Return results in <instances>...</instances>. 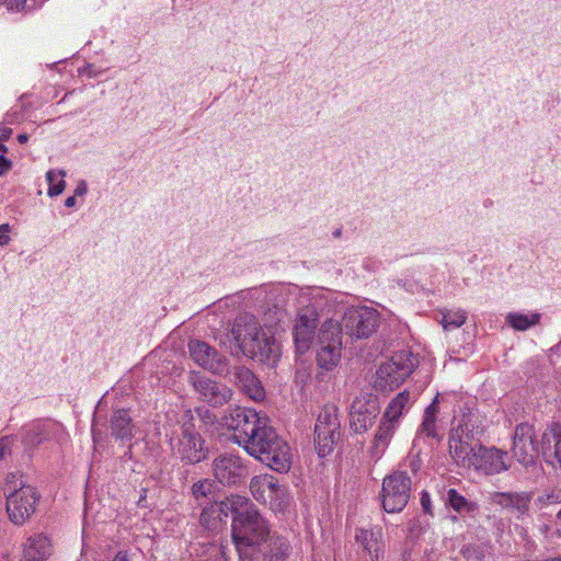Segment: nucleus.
I'll use <instances>...</instances> for the list:
<instances>
[{"instance_id":"14","label":"nucleus","mask_w":561,"mask_h":561,"mask_svg":"<svg viewBox=\"0 0 561 561\" xmlns=\"http://www.w3.org/2000/svg\"><path fill=\"white\" fill-rule=\"evenodd\" d=\"M506 459L507 454L497 448L479 446L463 468L482 471L485 474L500 473L508 468Z\"/></svg>"},{"instance_id":"55","label":"nucleus","mask_w":561,"mask_h":561,"mask_svg":"<svg viewBox=\"0 0 561 561\" xmlns=\"http://www.w3.org/2000/svg\"><path fill=\"white\" fill-rule=\"evenodd\" d=\"M334 237H340L341 236V229H336L334 232H333Z\"/></svg>"},{"instance_id":"40","label":"nucleus","mask_w":561,"mask_h":561,"mask_svg":"<svg viewBox=\"0 0 561 561\" xmlns=\"http://www.w3.org/2000/svg\"><path fill=\"white\" fill-rule=\"evenodd\" d=\"M422 459L420 458L419 454L410 453L408 457L404 459L403 463L401 465V468L410 469V471L415 474L419 472V470L422 467Z\"/></svg>"},{"instance_id":"9","label":"nucleus","mask_w":561,"mask_h":561,"mask_svg":"<svg viewBox=\"0 0 561 561\" xmlns=\"http://www.w3.org/2000/svg\"><path fill=\"white\" fill-rule=\"evenodd\" d=\"M414 360L411 355L399 354L390 362L379 366L375 377V388L387 391L399 387L413 371Z\"/></svg>"},{"instance_id":"27","label":"nucleus","mask_w":561,"mask_h":561,"mask_svg":"<svg viewBox=\"0 0 561 561\" xmlns=\"http://www.w3.org/2000/svg\"><path fill=\"white\" fill-rule=\"evenodd\" d=\"M412 405V398L409 391L398 393L388 404L382 419L397 425L400 416Z\"/></svg>"},{"instance_id":"2","label":"nucleus","mask_w":561,"mask_h":561,"mask_svg":"<svg viewBox=\"0 0 561 561\" xmlns=\"http://www.w3.org/2000/svg\"><path fill=\"white\" fill-rule=\"evenodd\" d=\"M231 528L240 561L253 557L270 534L267 522L256 508H247L245 514L233 517Z\"/></svg>"},{"instance_id":"33","label":"nucleus","mask_w":561,"mask_h":561,"mask_svg":"<svg viewBox=\"0 0 561 561\" xmlns=\"http://www.w3.org/2000/svg\"><path fill=\"white\" fill-rule=\"evenodd\" d=\"M540 316L534 313L530 317L523 313H508L506 321L515 330L525 331L539 322Z\"/></svg>"},{"instance_id":"28","label":"nucleus","mask_w":561,"mask_h":561,"mask_svg":"<svg viewBox=\"0 0 561 561\" xmlns=\"http://www.w3.org/2000/svg\"><path fill=\"white\" fill-rule=\"evenodd\" d=\"M396 424L390 423L386 420H381V423L379 425V428L375 435V438L373 440L371 445V455L375 458H380L383 454L385 449L388 447L391 437L394 433Z\"/></svg>"},{"instance_id":"15","label":"nucleus","mask_w":561,"mask_h":561,"mask_svg":"<svg viewBox=\"0 0 561 561\" xmlns=\"http://www.w3.org/2000/svg\"><path fill=\"white\" fill-rule=\"evenodd\" d=\"M535 436V430L528 423H522L515 428L512 451L517 461L524 466L535 463L538 454Z\"/></svg>"},{"instance_id":"51","label":"nucleus","mask_w":561,"mask_h":561,"mask_svg":"<svg viewBox=\"0 0 561 561\" xmlns=\"http://www.w3.org/2000/svg\"><path fill=\"white\" fill-rule=\"evenodd\" d=\"M11 231V227L9 224H2L0 225V234L8 236V233Z\"/></svg>"},{"instance_id":"8","label":"nucleus","mask_w":561,"mask_h":561,"mask_svg":"<svg viewBox=\"0 0 561 561\" xmlns=\"http://www.w3.org/2000/svg\"><path fill=\"white\" fill-rule=\"evenodd\" d=\"M411 495V478L399 469L385 477L381 489V503L387 513H399L408 504Z\"/></svg>"},{"instance_id":"42","label":"nucleus","mask_w":561,"mask_h":561,"mask_svg":"<svg viewBox=\"0 0 561 561\" xmlns=\"http://www.w3.org/2000/svg\"><path fill=\"white\" fill-rule=\"evenodd\" d=\"M448 502L457 512H460L467 505V500L454 489L448 491Z\"/></svg>"},{"instance_id":"48","label":"nucleus","mask_w":561,"mask_h":561,"mask_svg":"<svg viewBox=\"0 0 561 561\" xmlns=\"http://www.w3.org/2000/svg\"><path fill=\"white\" fill-rule=\"evenodd\" d=\"M11 167V161L8 160L4 156H0V176L8 172Z\"/></svg>"},{"instance_id":"29","label":"nucleus","mask_w":561,"mask_h":561,"mask_svg":"<svg viewBox=\"0 0 561 561\" xmlns=\"http://www.w3.org/2000/svg\"><path fill=\"white\" fill-rule=\"evenodd\" d=\"M341 358V346H318L317 362L318 365L327 370L335 367Z\"/></svg>"},{"instance_id":"7","label":"nucleus","mask_w":561,"mask_h":561,"mask_svg":"<svg viewBox=\"0 0 561 561\" xmlns=\"http://www.w3.org/2000/svg\"><path fill=\"white\" fill-rule=\"evenodd\" d=\"M169 444L172 454L186 463H198L208 454L205 440L195 431L192 423L183 424L179 434H172Z\"/></svg>"},{"instance_id":"52","label":"nucleus","mask_w":561,"mask_h":561,"mask_svg":"<svg viewBox=\"0 0 561 561\" xmlns=\"http://www.w3.org/2000/svg\"><path fill=\"white\" fill-rule=\"evenodd\" d=\"M76 205V196H69L66 201H65V206L66 207H73Z\"/></svg>"},{"instance_id":"39","label":"nucleus","mask_w":561,"mask_h":561,"mask_svg":"<svg viewBox=\"0 0 561 561\" xmlns=\"http://www.w3.org/2000/svg\"><path fill=\"white\" fill-rule=\"evenodd\" d=\"M461 553L467 561H484L485 549L480 545H469L461 549Z\"/></svg>"},{"instance_id":"4","label":"nucleus","mask_w":561,"mask_h":561,"mask_svg":"<svg viewBox=\"0 0 561 561\" xmlns=\"http://www.w3.org/2000/svg\"><path fill=\"white\" fill-rule=\"evenodd\" d=\"M224 425L233 432L234 443L247 451L248 446L261 435V431L270 425L265 416H261L255 410L237 407L229 409L224 416Z\"/></svg>"},{"instance_id":"16","label":"nucleus","mask_w":561,"mask_h":561,"mask_svg":"<svg viewBox=\"0 0 561 561\" xmlns=\"http://www.w3.org/2000/svg\"><path fill=\"white\" fill-rule=\"evenodd\" d=\"M379 407L376 398L357 397L350 411V425L355 433L366 432L374 423L378 415Z\"/></svg>"},{"instance_id":"34","label":"nucleus","mask_w":561,"mask_h":561,"mask_svg":"<svg viewBox=\"0 0 561 561\" xmlns=\"http://www.w3.org/2000/svg\"><path fill=\"white\" fill-rule=\"evenodd\" d=\"M191 490L196 501L209 500L215 493L216 484L210 479H203L193 483Z\"/></svg>"},{"instance_id":"45","label":"nucleus","mask_w":561,"mask_h":561,"mask_svg":"<svg viewBox=\"0 0 561 561\" xmlns=\"http://www.w3.org/2000/svg\"><path fill=\"white\" fill-rule=\"evenodd\" d=\"M11 454V439L9 437L0 438V460Z\"/></svg>"},{"instance_id":"3","label":"nucleus","mask_w":561,"mask_h":561,"mask_svg":"<svg viewBox=\"0 0 561 561\" xmlns=\"http://www.w3.org/2000/svg\"><path fill=\"white\" fill-rule=\"evenodd\" d=\"M247 453L279 473L288 472L291 467L290 447L271 425L261 431L255 442L248 446Z\"/></svg>"},{"instance_id":"1","label":"nucleus","mask_w":561,"mask_h":561,"mask_svg":"<svg viewBox=\"0 0 561 561\" xmlns=\"http://www.w3.org/2000/svg\"><path fill=\"white\" fill-rule=\"evenodd\" d=\"M230 335L240 352L252 359L275 364L280 355L279 344L262 330L252 314L239 316L233 322Z\"/></svg>"},{"instance_id":"25","label":"nucleus","mask_w":561,"mask_h":561,"mask_svg":"<svg viewBox=\"0 0 561 561\" xmlns=\"http://www.w3.org/2000/svg\"><path fill=\"white\" fill-rule=\"evenodd\" d=\"M133 427L131 417L127 410H117L113 413L111 433L116 439H131Z\"/></svg>"},{"instance_id":"10","label":"nucleus","mask_w":561,"mask_h":561,"mask_svg":"<svg viewBox=\"0 0 561 561\" xmlns=\"http://www.w3.org/2000/svg\"><path fill=\"white\" fill-rule=\"evenodd\" d=\"M37 490L28 484H21L19 490H12L7 495V512L15 525H23L36 511L39 501Z\"/></svg>"},{"instance_id":"20","label":"nucleus","mask_w":561,"mask_h":561,"mask_svg":"<svg viewBox=\"0 0 561 561\" xmlns=\"http://www.w3.org/2000/svg\"><path fill=\"white\" fill-rule=\"evenodd\" d=\"M230 381L253 401L265 398V390L254 373L245 366H234L230 371Z\"/></svg>"},{"instance_id":"44","label":"nucleus","mask_w":561,"mask_h":561,"mask_svg":"<svg viewBox=\"0 0 561 561\" xmlns=\"http://www.w3.org/2000/svg\"><path fill=\"white\" fill-rule=\"evenodd\" d=\"M545 502L547 504H558L561 503V489H552L550 492L546 494Z\"/></svg>"},{"instance_id":"30","label":"nucleus","mask_w":561,"mask_h":561,"mask_svg":"<svg viewBox=\"0 0 561 561\" xmlns=\"http://www.w3.org/2000/svg\"><path fill=\"white\" fill-rule=\"evenodd\" d=\"M201 525L210 533H219L226 525L225 519L219 515L218 510L211 505L205 507L201 513Z\"/></svg>"},{"instance_id":"53","label":"nucleus","mask_w":561,"mask_h":561,"mask_svg":"<svg viewBox=\"0 0 561 561\" xmlns=\"http://www.w3.org/2000/svg\"><path fill=\"white\" fill-rule=\"evenodd\" d=\"M9 242H10L9 236L0 234V245L1 247L7 245Z\"/></svg>"},{"instance_id":"54","label":"nucleus","mask_w":561,"mask_h":561,"mask_svg":"<svg viewBox=\"0 0 561 561\" xmlns=\"http://www.w3.org/2000/svg\"><path fill=\"white\" fill-rule=\"evenodd\" d=\"M27 140H28V136H27L26 134H20V135L18 136V141H19L20 144H25Z\"/></svg>"},{"instance_id":"19","label":"nucleus","mask_w":561,"mask_h":561,"mask_svg":"<svg viewBox=\"0 0 561 561\" xmlns=\"http://www.w3.org/2000/svg\"><path fill=\"white\" fill-rule=\"evenodd\" d=\"M192 385L203 400L213 407H221L232 397L231 389L205 376L192 377Z\"/></svg>"},{"instance_id":"23","label":"nucleus","mask_w":561,"mask_h":561,"mask_svg":"<svg viewBox=\"0 0 561 561\" xmlns=\"http://www.w3.org/2000/svg\"><path fill=\"white\" fill-rule=\"evenodd\" d=\"M438 413H439V394L433 399L431 404L426 407L423 413L422 423L417 430V436H426L428 438L440 442L443 434L438 426Z\"/></svg>"},{"instance_id":"37","label":"nucleus","mask_w":561,"mask_h":561,"mask_svg":"<svg viewBox=\"0 0 561 561\" xmlns=\"http://www.w3.org/2000/svg\"><path fill=\"white\" fill-rule=\"evenodd\" d=\"M227 500L230 508H232L233 517L245 514L247 508H255L254 505L250 504V500L243 495L232 494Z\"/></svg>"},{"instance_id":"47","label":"nucleus","mask_w":561,"mask_h":561,"mask_svg":"<svg viewBox=\"0 0 561 561\" xmlns=\"http://www.w3.org/2000/svg\"><path fill=\"white\" fill-rule=\"evenodd\" d=\"M421 504H422L424 512L431 514V497L427 492L422 493Z\"/></svg>"},{"instance_id":"26","label":"nucleus","mask_w":561,"mask_h":561,"mask_svg":"<svg viewBox=\"0 0 561 561\" xmlns=\"http://www.w3.org/2000/svg\"><path fill=\"white\" fill-rule=\"evenodd\" d=\"M318 346H342V327L332 319L325 320L318 333Z\"/></svg>"},{"instance_id":"18","label":"nucleus","mask_w":561,"mask_h":561,"mask_svg":"<svg viewBox=\"0 0 561 561\" xmlns=\"http://www.w3.org/2000/svg\"><path fill=\"white\" fill-rule=\"evenodd\" d=\"M449 454L457 465L465 467L480 444L478 436L463 433V430H451L448 439Z\"/></svg>"},{"instance_id":"41","label":"nucleus","mask_w":561,"mask_h":561,"mask_svg":"<svg viewBox=\"0 0 561 561\" xmlns=\"http://www.w3.org/2000/svg\"><path fill=\"white\" fill-rule=\"evenodd\" d=\"M21 484H25L22 480V474L19 472H11L5 478L4 493L8 495L12 490H19Z\"/></svg>"},{"instance_id":"17","label":"nucleus","mask_w":561,"mask_h":561,"mask_svg":"<svg viewBox=\"0 0 561 561\" xmlns=\"http://www.w3.org/2000/svg\"><path fill=\"white\" fill-rule=\"evenodd\" d=\"M188 350L193 360L201 367L218 375L228 373L226 358L209 344L194 340L190 342Z\"/></svg>"},{"instance_id":"46","label":"nucleus","mask_w":561,"mask_h":561,"mask_svg":"<svg viewBox=\"0 0 561 561\" xmlns=\"http://www.w3.org/2000/svg\"><path fill=\"white\" fill-rule=\"evenodd\" d=\"M9 10H22L26 4V0H0Z\"/></svg>"},{"instance_id":"49","label":"nucleus","mask_w":561,"mask_h":561,"mask_svg":"<svg viewBox=\"0 0 561 561\" xmlns=\"http://www.w3.org/2000/svg\"><path fill=\"white\" fill-rule=\"evenodd\" d=\"M88 188H87V184L85 182H80L75 191V194L76 195H84L87 193Z\"/></svg>"},{"instance_id":"38","label":"nucleus","mask_w":561,"mask_h":561,"mask_svg":"<svg viewBox=\"0 0 561 561\" xmlns=\"http://www.w3.org/2000/svg\"><path fill=\"white\" fill-rule=\"evenodd\" d=\"M58 175L64 178L66 175V172L61 170L58 172ZM46 178H47V181L49 184V188H48L49 196H57L64 192L66 183L62 179L59 181H56L57 173L54 170L48 171L46 174Z\"/></svg>"},{"instance_id":"56","label":"nucleus","mask_w":561,"mask_h":561,"mask_svg":"<svg viewBox=\"0 0 561 561\" xmlns=\"http://www.w3.org/2000/svg\"><path fill=\"white\" fill-rule=\"evenodd\" d=\"M557 518H558L559 520H561V510H560V511H559V513L557 514Z\"/></svg>"},{"instance_id":"5","label":"nucleus","mask_w":561,"mask_h":561,"mask_svg":"<svg viewBox=\"0 0 561 561\" xmlns=\"http://www.w3.org/2000/svg\"><path fill=\"white\" fill-rule=\"evenodd\" d=\"M249 488L252 496L273 512H285L289 507L291 497L286 485L272 474L254 476Z\"/></svg>"},{"instance_id":"57","label":"nucleus","mask_w":561,"mask_h":561,"mask_svg":"<svg viewBox=\"0 0 561 561\" xmlns=\"http://www.w3.org/2000/svg\"><path fill=\"white\" fill-rule=\"evenodd\" d=\"M4 149V146L3 145H0V150H3Z\"/></svg>"},{"instance_id":"31","label":"nucleus","mask_w":561,"mask_h":561,"mask_svg":"<svg viewBox=\"0 0 561 561\" xmlns=\"http://www.w3.org/2000/svg\"><path fill=\"white\" fill-rule=\"evenodd\" d=\"M453 430H463V433L473 434L474 436L483 432L479 414L471 410L462 413L458 424Z\"/></svg>"},{"instance_id":"22","label":"nucleus","mask_w":561,"mask_h":561,"mask_svg":"<svg viewBox=\"0 0 561 561\" xmlns=\"http://www.w3.org/2000/svg\"><path fill=\"white\" fill-rule=\"evenodd\" d=\"M20 561H45L51 554V543L43 534L28 536L22 545Z\"/></svg>"},{"instance_id":"43","label":"nucleus","mask_w":561,"mask_h":561,"mask_svg":"<svg viewBox=\"0 0 561 561\" xmlns=\"http://www.w3.org/2000/svg\"><path fill=\"white\" fill-rule=\"evenodd\" d=\"M213 508H217L219 515L225 519L229 516V514H232V508H230V505L228 504L227 497L224 501L215 502L211 504Z\"/></svg>"},{"instance_id":"6","label":"nucleus","mask_w":561,"mask_h":561,"mask_svg":"<svg viewBox=\"0 0 561 561\" xmlns=\"http://www.w3.org/2000/svg\"><path fill=\"white\" fill-rule=\"evenodd\" d=\"M337 407L324 404L314 425V446L319 457L331 454L341 436Z\"/></svg>"},{"instance_id":"13","label":"nucleus","mask_w":561,"mask_h":561,"mask_svg":"<svg viewBox=\"0 0 561 561\" xmlns=\"http://www.w3.org/2000/svg\"><path fill=\"white\" fill-rule=\"evenodd\" d=\"M318 311L313 306H305L299 309L294 327V342L298 353H306L314 339L318 327Z\"/></svg>"},{"instance_id":"32","label":"nucleus","mask_w":561,"mask_h":561,"mask_svg":"<svg viewBox=\"0 0 561 561\" xmlns=\"http://www.w3.org/2000/svg\"><path fill=\"white\" fill-rule=\"evenodd\" d=\"M268 547L271 561L284 560L291 551L288 539L282 536L272 537Z\"/></svg>"},{"instance_id":"11","label":"nucleus","mask_w":561,"mask_h":561,"mask_svg":"<svg viewBox=\"0 0 561 561\" xmlns=\"http://www.w3.org/2000/svg\"><path fill=\"white\" fill-rule=\"evenodd\" d=\"M379 322V313L376 309L359 307L350 309L345 313L343 327L350 336L366 339L377 330Z\"/></svg>"},{"instance_id":"50","label":"nucleus","mask_w":561,"mask_h":561,"mask_svg":"<svg viewBox=\"0 0 561 561\" xmlns=\"http://www.w3.org/2000/svg\"><path fill=\"white\" fill-rule=\"evenodd\" d=\"M113 561H130L126 551H118Z\"/></svg>"},{"instance_id":"21","label":"nucleus","mask_w":561,"mask_h":561,"mask_svg":"<svg viewBox=\"0 0 561 561\" xmlns=\"http://www.w3.org/2000/svg\"><path fill=\"white\" fill-rule=\"evenodd\" d=\"M491 499L494 504L507 508L520 517L529 511L531 494L527 492H494Z\"/></svg>"},{"instance_id":"36","label":"nucleus","mask_w":561,"mask_h":561,"mask_svg":"<svg viewBox=\"0 0 561 561\" xmlns=\"http://www.w3.org/2000/svg\"><path fill=\"white\" fill-rule=\"evenodd\" d=\"M49 438V432L46 425H34L31 430L25 434V442L31 446H38L44 440Z\"/></svg>"},{"instance_id":"12","label":"nucleus","mask_w":561,"mask_h":561,"mask_svg":"<svg viewBox=\"0 0 561 561\" xmlns=\"http://www.w3.org/2000/svg\"><path fill=\"white\" fill-rule=\"evenodd\" d=\"M211 470L222 485H238L247 477V467L242 459L232 454H221L213 460Z\"/></svg>"},{"instance_id":"35","label":"nucleus","mask_w":561,"mask_h":561,"mask_svg":"<svg viewBox=\"0 0 561 561\" xmlns=\"http://www.w3.org/2000/svg\"><path fill=\"white\" fill-rule=\"evenodd\" d=\"M467 320V313L463 310H448L443 312V319L440 323L445 330H451L460 328Z\"/></svg>"},{"instance_id":"24","label":"nucleus","mask_w":561,"mask_h":561,"mask_svg":"<svg viewBox=\"0 0 561 561\" xmlns=\"http://www.w3.org/2000/svg\"><path fill=\"white\" fill-rule=\"evenodd\" d=\"M380 529H356L355 539L369 556L370 561H380L383 554Z\"/></svg>"}]
</instances>
